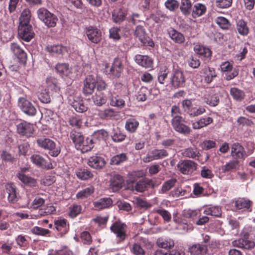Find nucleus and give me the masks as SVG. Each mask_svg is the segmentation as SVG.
Wrapping results in <instances>:
<instances>
[{
	"mask_svg": "<svg viewBox=\"0 0 255 255\" xmlns=\"http://www.w3.org/2000/svg\"><path fill=\"white\" fill-rule=\"evenodd\" d=\"M38 147L49 151V154L53 157H56L60 152V150L56 147L55 142L49 138L40 137L36 140Z\"/></svg>",
	"mask_w": 255,
	"mask_h": 255,
	"instance_id": "f257e3e1",
	"label": "nucleus"
},
{
	"mask_svg": "<svg viewBox=\"0 0 255 255\" xmlns=\"http://www.w3.org/2000/svg\"><path fill=\"white\" fill-rule=\"evenodd\" d=\"M127 226L120 221H116L110 227V230L118 239V243L125 241L128 237L127 233Z\"/></svg>",
	"mask_w": 255,
	"mask_h": 255,
	"instance_id": "f03ea898",
	"label": "nucleus"
},
{
	"mask_svg": "<svg viewBox=\"0 0 255 255\" xmlns=\"http://www.w3.org/2000/svg\"><path fill=\"white\" fill-rule=\"evenodd\" d=\"M38 18L48 27H54L58 21L57 17L44 8H40L37 10Z\"/></svg>",
	"mask_w": 255,
	"mask_h": 255,
	"instance_id": "7ed1b4c3",
	"label": "nucleus"
},
{
	"mask_svg": "<svg viewBox=\"0 0 255 255\" xmlns=\"http://www.w3.org/2000/svg\"><path fill=\"white\" fill-rule=\"evenodd\" d=\"M182 106L184 111L191 117L199 116L206 112L204 107H195L190 100L185 99L182 102Z\"/></svg>",
	"mask_w": 255,
	"mask_h": 255,
	"instance_id": "20e7f679",
	"label": "nucleus"
},
{
	"mask_svg": "<svg viewBox=\"0 0 255 255\" xmlns=\"http://www.w3.org/2000/svg\"><path fill=\"white\" fill-rule=\"evenodd\" d=\"M185 120L182 117H175L171 120V125L173 129L180 133L188 135L190 133V128L185 125Z\"/></svg>",
	"mask_w": 255,
	"mask_h": 255,
	"instance_id": "39448f33",
	"label": "nucleus"
},
{
	"mask_svg": "<svg viewBox=\"0 0 255 255\" xmlns=\"http://www.w3.org/2000/svg\"><path fill=\"white\" fill-rule=\"evenodd\" d=\"M18 106L26 115L33 117L36 115L37 110L35 106L28 100L20 97L18 100Z\"/></svg>",
	"mask_w": 255,
	"mask_h": 255,
	"instance_id": "423d86ee",
	"label": "nucleus"
},
{
	"mask_svg": "<svg viewBox=\"0 0 255 255\" xmlns=\"http://www.w3.org/2000/svg\"><path fill=\"white\" fill-rule=\"evenodd\" d=\"M134 36L138 38L140 42L141 45L145 46L154 47V43L153 41L149 38L145 33V29L143 26H136L134 31Z\"/></svg>",
	"mask_w": 255,
	"mask_h": 255,
	"instance_id": "0eeeda50",
	"label": "nucleus"
},
{
	"mask_svg": "<svg viewBox=\"0 0 255 255\" xmlns=\"http://www.w3.org/2000/svg\"><path fill=\"white\" fill-rule=\"evenodd\" d=\"M197 164L191 160H181L177 164L179 170L183 174H192L197 169Z\"/></svg>",
	"mask_w": 255,
	"mask_h": 255,
	"instance_id": "6e6552de",
	"label": "nucleus"
},
{
	"mask_svg": "<svg viewBox=\"0 0 255 255\" xmlns=\"http://www.w3.org/2000/svg\"><path fill=\"white\" fill-rule=\"evenodd\" d=\"M18 34L22 40L28 42L33 37L34 33L30 24H19Z\"/></svg>",
	"mask_w": 255,
	"mask_h": 255,
	"instance_id": "1a4fd4ad",
	"label": "nucleus"
},
{
	"mask_svg": "<svg viewBox=\"0 0 255 255\" xmlns=\"http://www.w3.org/2000/svg\"><path fill=\"white\" fill-rule=\"evenodd\" d=\"M168 155V152L163 149H154L148 152L143 160L144 162H149L153 160L161 159Z\"/></svg>",
	"mask_w": 255,
	"mask_h": 255,
	"instance_id": "9d476101",
	"label": "nucleus"
},
{
	"mask_svg": "<svg viewBox=\"0 0 255 255\" xmlns=\"http://www.w3.org/2000/svg\"><path fill=\"white\" fill-rule=\"evenodd\" d=\"M31 161L37 166L43 169H50L53 168L49 158L45 159L39 154H33L30 157Z\"/></svg>",
	"mask_w": 255,
	"mask_h": 255,
	"instance_id": "9b49d317",
	"label": "nucleus"
},
{
	"mask_svg": "<svg viewBox=\"0 0 255 255\" xmlns=\"http://www.w3.org/2000/svg\"><path fill=\"white\" fill-rule=\"evenodd\" d=\"M231 155L237 160H244L248 156L244 147L238 142H235L232 144Z\"/></svg>",
	"mask_w": 255,
	"mask_h": 255,
	"instance_id": "f8f14e48",
	"label": "nucleus"
},
{
	"mask_svg": "<svg viewBox=\"0 0 255 255\" xmlns=\"http://www.w3.org/2000/svg\"><path fill=\"white\" fill-rule=\"evenodd\" d=\"M16 128L18 133L27 137L31 136L34 131L33 125L24 121L17 124Z\"/></svg>",
	"mask_w": 255,
	"mask_h": 255,
	"instance_id": "ddd939ff",
	"label": "nucleus"
},
{
	"mask_svg": "<svg viewBox=\"0 0 255 255\" xmlns=\"http://www.w3.org/2000/svg\"><path fill=\"white\" fill-rule=\"evenodd\" d=\"M86 33L89 40L94 43H98L102 39V32L96 27L90 26L87 27Z\"/></svg>",
	"mask_w": 255,
	"mask_h": 255,
	"instance_id": "4468645a",
	"label": "nucleus"
},
{
	"mask_svg": "<svg viewBox=\"0 0 255 255\" xmlns=\"http://www.w3.org/2000/svg\"><path fill=\"white\" fill-rule=\"evenodd\" d=\"M185 79L183 72L179 70H176L174 72L171 78V83L175 88L182 87L184 86Z\"/></svg>",
	"mask_w": 255,
	"mask_h": 255,
	"instance_id": "2eb2a0df",
	"label": "nucleus"
},
{
	"mask_svg": "<svg viewBox=\"0 0 255 255\" xmlns=\"http://www.w3.org/2000/svg\"><path fill=\"white\" fill-rule=\"evenodd\" d=\"M106 162L103 157L94 155L91 156L88 162V164L91 168L96 169H102L106 165Z\"/></svg>",
	"mask_w": 255,
	"mask_h": 255,
	"instance_id": "dca6fc26",
	"label": "nucleus"
},
{
	"mask_svg": "<svg viewBox=\"0 0 255 255\" xmlns=\"http://www.w3.org/2000/svg\"><path fill=\"white\" fill-rule=\"evenodd\" d=\"M96 86V80L93 78L92 76H88L84 84L83 92L85 96L91 95L94 90Z\"/></svg>",
	"mask_w": 255,
	"mask_h": 255,
	"instance_id": "f3484780",
	"label": "nucleus"
},
{
	"mask_svg": "<svg viewBox=\"0 0 255 255\" xmlns=\"http://www.w3.org/2000/svg\"><path fill=\"white\" fill-rule=\"evenodd\" d=\"M134 60L137 64L145 68L153 67V59L147 55L137 54L134 57Z\"/></svg>",
	"mask_w": 255,
	"mask_h": 255,
	"instance_id": "a211bd4d",
	"label": "nucleus"
},
{
	"mask_svg": "<svg viewBox=\"0 0 255 255\" xmlns=\"http://www.w3.org/2000/svg\"><path fill=\"white\" fill-rule=\"evenodd\" d=\"M195 52L204 60H207L209 61L212 56V51L208 47L201 45H196L194 47Z\"/></svg>",
	"mask_w": 255,
	"mask_h": 255,
	"instance_id": "6ab92c4d",
	"label": "nucleus"
},
{
	"mask_svg": "<svg viewBox=\"0 0 255 255\" xmlns=\"http://www.w3.org/2000/svg\"><path fill=\"white\" fill-rule=\"evenodd\" d=\"M10 49L14 55L21 63H25L27 59V54L25 51L17 43H12Z\"/></svg>",
	"mask_w": 255,
	"mask_h": 255,
	"instance_id": "aec40b11",
	"label": "nucleus"
},
{
	"mask_svg": "<svg viewBox=\"0 0 255 255\" xmlns=\"http://www.w3.org/2000/svg\"><path fill=\"white\" fill-rule=\"evenodd\" d=\"M123 71V67L122 62L118 59H115L110 69L108 74L114 77L119 78L121 76Z\"/></svg>",
	"mask_w": 255,
	"mask_h": 255,
	"instance_id": "412c9836",
	"label": "nucleus"
},
{
	"mask_svg": "<svg viewBox=\"0 0 255 255\" xmlns=\"http://www.w3.org/2000/svg\"><path fill=\"white\" fill-rule=\"evenodd\" d=\"M124 183L123 177L119 174L114 175L110 180V188L113 192L119 191Z\"/></svg>",
	"mask_w": 255,
	"mask_h": 255,
	"instance_id": "4be33fe9",
	"label": "nucleus"
},
{
	"mask_svg": "<svg viewBox=\"0 0 255 255\" xmlns=\"http://www.w3.org/2000/svg\"><path fill=\"white\" fill-rule=\"evenodd\" d=\"M113 203V200L111 198L105 197L94 202L93 205L96 210H101L110 208L112 206Z\"/></svg>",
	"mask_w": 255,
	"mask_h": 255,
	"instance_id": "5701e85b",
	"label": "nucleus"
},
{
	"mask_svg": "<svg viewBox=\"0 0 255 255\" xmlns=\"http://www.w3.org/2000/svg\"><path fill=\"white\" fill-rule=\"evenodd\" d=\"M45 50L51 54L63 55L68 52L67 47L61 45H48Z\"/></svg>",
	"mask_w": 255,
	"mask_h": 255,
	"instance_id": "b1692460",
	"label": "nucleus"
},
{
	"mask_svg": "<svg viewBox=\"0 0 255 255\" xmlns=\"http://www.w3.org/2000/svg\"><path fill=\"white\" fill-rule=\"evenodd\" d=\"M205 102L210 106L215 107L218 105L220 102L218 94L215 90L211 89L208 94L205 96Z\"/></svg>",
	"mask_w": 255,
	"mask_h": 255,
	"instance_id": "393cba45",
	"label": "nucleus"
},
{
	"mask_svg": "<svg viewBox=\"0 0 255 255\" xmlns=\"http://www.w3.org/2000/svg\"><path fill=\"white\" fill-rule=\"evenodd\" d=\"M233 243L234 246L249 250L254 249L255 247V242L250 239H240L235 241Z\"/></svg>",
	"mask_w": 255,
	"mask_h": 255,
	"instance_id": "a878e982",
	"label": "nucleus"
},
{
	"mask_svg": "<svg viewBox=\"0 0 255 255\" xmlns=\"http://www.w3.org/2000/svg\"><path fill=\"white\" fill-rule=\"evenodd\" d=\"M213 122V119L212 118L208 116H204L195 122L192 123V127L194 129H198L208 126Z\"/></svg>",
	"mask_w": 255,
	"mask_h": 255,
	"instance_id": "bb28decb",
	"label": "nucleus"
},
{
	"mask_svg": "<svg viewBox=\"0 0 255 255\" xmlns=\"http://www.w3.org/2000/svg\"><path fill=\"white\" fill-rule=\"evenodd\" d=\"M168 33L170 38L176 43L182 44L185 40L184 35L173 28H170Z\"/></svg>",
	"mask_w": 255,
	"mask_h": 255,
	"instance_id": "cd10ccee",
	"label": "nucleus"
},
{
	"mask_svg": "<svg viewBox=\"0 0 255 255\" xmlns=\"http://www.w3.org/2000/svg\"><path fill=\"white\" fill-rule=\"evenodd\" d=\"M191 255H206L208 252L207 246L202 244H195L189 248Z\"/></svg>",
	"mask_w": 255,
	"mask_h": 255,
	"instance_id": "c85d7f7f",
	"label": "nucleus"
},
{
	"mask_svg": "<svg viewBox=\"0 0 255 255\" xmlns=\"http://www.w3.org/2000/svg\"><path fill=\"white\" fill-rule=\"evenodd\" d=\"M110 135L114 142H122L126 137V135L118 127L114 128Z\"/></svg>",
	"mask_w": 255,
	"mask_h": 255,
	"instance_id": "c756f323",
	"label": "nucleus"
},
{
	"mask_svg": "<svg viewBox=\"0 0 255 255\" xmlns=\"http://www.w3.org/2000/svg\"><path fill=\"white\" fill-rule=\"evenodd\" d=\"M152 181L151 179H142L135 183L134 189L137 192H143L152 185Z\"/></svg>",
	"mask_w": 255,
	"mask_h": 255,
	"instance_id": "7c9ffc66",
	"label": "nucleus"
},
{
	"mask_svg": "<svg viewBox=\"0 0 255 255\" xmlns=\"http://www.w3.org/2000/svg\"><path fill=\"white\" fill-rule=\"evenodd\" d=\"M76 175L78 179L84 181L91 179L94 177L92 172L85 168L77 169L76 171Z\"/></svg>",
	"mask_w": 255,
	"mask_h": 255,
	"instance_id": "2f4dec72",
	"label": "nucleus"
},
{
	"mask_svg": "<svg viewBox=\"0 0 255 255\" xmlns=\"http://www.w3.org/2000/svg\"><path fill=\"white\" fill-rule=\"evenodd\" d=\"M80 145L78 146L77 149H80L83 153L90 151L94 147V142L93 139L89 137L84 136L82 140Z\"/></svg>",
	"mask_w": 255,
	"mask_h": 255,
	"instance_id": "473e14b6",
	"label": "nucleus"
},
{
	"mask_svg": "<svg viewBox=\"0 0 255 255\" xmlns=\"http://www.w3.org/2000/svg\"><path fill=\"white\" fill-rule=\"evenodd\" d=\"M110 104L113 107L122 109L126 106L124 97L118 95H112L110 99Z\"/></svg>",
	"mask_w": 255,
	"mask_h": 255,
	"instance_id": "72a5a7b5",
	"label": "nucleus"
},
{
	"mask_svg": "<svg viewBox=\"0 0 255 255\" xmlns=\"http://www.w3.org/2000/svg\"><path fill=\"white\" fill-rule=\"evenodd\" d=\"M204 74V81L205 83L209 84L212 82L213 79L217 77L215 69L209 66L205 67L202 69Z\"/></svg>",
	"mask_w": 255,
	"mask_h": 255,
	"instance_id": "f704fd0d",
	"label": "nucleus"
},
{
	"mask_svg": "<svg viewBox=\"0 0 255 255\" xmlns=\"http://www.w3.org/2000/svg\"><path fill=\"white\" fill-rule=\"evenodd\" d=\"M156 244L160 248L168 250L174 246V242L170 238L161 237L157 240Z\"/></svg>",
	"mask_w": 255,
	"mask_h": 255,
	"instance_id": "c9c22d12",
	"label": "nucleus"
},
{
	"mask_svg": "<svg viewBox=\"0 0 255 255\" xmlns=\"http://www.w3.org/2000/svg\"><path fill=\"white\" fill-rule=\"evenodd\" d=\"M117 115L116 111L111 108L105 109L104 110L98 111V116L102 120H109L115 117Z\"/></svg>",
	"mask_w": 255,
	"mask_h": 255,
	"instance_id": "e433bc0d",
	"label": "nucleus"
},
{
	"mask_svg": "<svg viewBox=\"0 0 255 255\" xmlns=\"http://www.w3.org/2000/svg\"><path fill=\"white\" fill-rule=\"evenodd\" d=\"M54 225L55 229L62 235L66 234L69 230V225L64 219L55 221Z\"/></svg>",
	"mask_w": 255,
	"mask_h": 255,
	"instance_id": "4c0bfd02",
	"label": "nucleus"
},
{
	"mask_svg": "<svg viewBox=\"0 0 255 255\" xmlns=\"http://www.w3.org/2000/svg\"><path fill=\"white\" fill-rule=\"evenodd\" d=\"M236 29L242 36H247L249 33V27L247 22L243 19L239 20L237 22Z\"/></svg>",
	"mask_w": 255,
	"mask_h": 255,
	"instance_id": "58836bf2",
	"label": "nucleus"
},
{
	"mask_svg": "<svg viewBox=\"0 0 255 255\" xmlns=\"http://www.w3.org/2000/svg\"><path fill=\"white\" fill-rule=\"evenodd\" d=\"M139 124V122L137 120L133 118H130L126 121L125 128L129 132L134 133L136 131Z\"/></svg>",
	"mask_w": 255,
	"mask_h": 255,
	"instance_id": "ea45409f",
	"label": "nucleus"
},
{
	"mask_svg": "<svg viewBox=\"0 0 255 255\" xmlns=\"http://www.w3.org/2000/svg\"><path fill=\"white\" fill-rule=\"evenodd\" d=\"M18 178L24 184L31 187H36L37 186L36 180L31 177H29L24 174H17Z\"/></svg>",
	"mask_w": 255,
	"mask_h": 255,
	"instance_id": "a19ab883",
	"label": "nucleus"
},
{
	"mask_svg": "<svg viewBox=\"0 0 255 255\" xmlns=\"http://www.w3.org/2000/svg\"><path fill=\"white\" fill-rule=\"evenodd\" d=\"M128 160V157L126 153H122L113 156L110 161L111 165H120Z\"/></svg>",
	"mask_w": 255,
	"mask_h": 255,
	"instance_id": "79ce46f5",
	"label": "nucleus"
},
{
	"mask_svg": "<svg viewBox=\"0 0 255 255\" xmlns=\"http://www.w3.org/2000/svg\"><path fill=\"white\" fill-rule=\"evenodd\" d=\"M6 189L8 194L7 197L8 201L12 203L16 202L17 196L15 186L12 184H7Z\"/></svg>",
	"mask_w": 255,
	"mask_h": 255,
	"instance_id": "37998d69",
	"label": "nucleus"
},
{
	"mask_svg": "<svg viewBox=\"0 0 255 255\" xmlns=\"http://www.w3.org/2000/svg\"><path fill=\"white\" fill-rule=\"evenodd\" d=\"M252 202L245 198H239L235 202V206L238 210L249 209L250 208Z\"/></svg>",
	"mask_w": 255,
	"mask_h": 255,
	"instance_id": "c03bdc74",
	"label": "nucleus"
},
{
	"mask_svg": "<svg viewBox=\"0 0 255 255\" xmlns=\"http://www.w3.org/2000/svg\"><path fill=\"white\" fill-rule=\"evenodd\" d=\"M84 135L82 133L75 130H72L70 133V137L72 140L76 148L77 149L80 146L81 141L83 139Z\"/></svg>",
	"mask_w": 255,
	"mask_h": 255,
	"instance_id": "a18cd8bd",
	"label": "nucleus"
},
{
	"mask_svg": "<svg viewBox=\"0 0 255 255\" xmlns=\"http://www.w3.org/2000/svg\"><path fill=\"white\" fill-rule=\"evenodd\" d=\"M182 154L183 156L193 159H197V158L199 157L200 153L197 148L189 147L182 150Z\"/></svg>",
	"mask_w": 255,
	"mask_h": 255,
	"instance_id": "49530a36",
	"label": "nucleus"
},
{
	"mask_svg": "<svg viewBox=\"0 0 255 255\" xmlns=\"http://www.w3.org/2000/svg\"><path fill=\"white\" fill-rule=\"evenodd\" d=\"M55 68L56 72L61 75L67 76L70 73L69 65L67 63H57Z\"/></svg>",
	"mask_w": 255,
	"mask_h": 255,
	"instance_id": "de8ad7c7",
	"label": "nucleus"
},
{
	"mask_svg": "<svg viewBox=\"0 0 255 255\" xmlns=\"http://www.w3.org/2000/svg\"><path fill=\"white\" fill-rule=\"evenodd\" d=\"M230 93L233 99L236 101H241L245 97L244 92L237 88H231Z\"/></svg>",
	"mask_w": 255,
	"mask_h": 255,
	"instance_id": "09e8293b",
	"label": "nucleus"
},
{
	"mask_svg": "<svg viewBox=\"0 0 255 255\" xmlns=\"http://www.w3.org/2000/svg\"><path fill=\"white\" fill-rule=\"evenodd\" d=\"M150 94V90L145 87H141L136 96V99L138 101L144 102L147 97Z\"/></svg>",
	"mask_w": 255,
	"mask_h": 255,
	"instance_id": "8fccbe9b",
	"label": "nucleus"
},
{
	"mask_svg": "<svg viewBox=\"0 0 255 255\" xmlns=\"http://www.w3.org/2000/svg\"><path fill=\"white\" fill-rule=\"evenodd\" d=\"M239 166V162L238 160L235 159L226 163L225 165L222 166V170L223 172L225 173L233 170H236L238 168Z\"/></svg>",
	"mask_w": 255,
	"mask_h": 255,
	"instance_id": "3c124183",
	"label": "nucleus"
},
{
	"mask_svg": "<svg viewBox=\"0 0 255 255\" xmlns=\"http://www.w3.org/2000/svg\"><path fill=\"white\" fill-rule=\"evenodd\" d=\"M206 7L205 5L201 3H196L194 5L192 15L194 17H199L205 13Z\"/></svg>",
	"mask_w": 255,
	"mask_h": 255,
	"instance_id": "603ef678",
	"label": "nucleus"
},
{
	"mask_svg": "<svg viewBox=\"0 0 255 255\" xmlns=\"http://www.w3.org/2000/svg\"><path fill=\"white\" fill-rule=\"evenodd\" d=\"M94 192V188L93 186H91L89 187L86 188L83 190L78 192L76 196L78 199H84L90 196Z\"/></svg>",
	"mask_w": 255,
	"mask_h": 255,
	"instance_id": "864d4df0",
	"label": "nucleus"
},
{
	"mask_svg": "<svg viewBox=\"0 0 255 255\" xmlns=\"http://www.w3.org/2000/svg\"><path fill=\"white\" fill-rule=\"evenodd\" d=\"M204 213L207 215H211L217 217H220L222 215L221 208L218 206H213L205 209Z\"/></svg>",
	"mask_w": 255,
	"mask_h": 255,
	"instance_id": "5fc2aeb1",
	"label": "nucleus"
},
{
	"mask_svg": "<svg viewBox=\"0 0 255 255\" xmlns=\"http://www.w3.org/2000/svg\"><path fill=\"white\" fill-rule=\"evenodd\" d=\"M215 22L222 29L227 30L229 29L231 24L227 18L223 16H219L216 18Z\"/></svg>",
	"mask_w": 255,
	"mask_h": 255,
	"instance_id": "6e6d98bb",
	"label": "nucleus"
},
{
	"mask_svg": "<svg viewBox=\"0 0 255 255\" xmlns=\"http://www.w3.org/2000/svg\"><path fill=\"white\" fill-rule=\"evenodd\" d=\"M31 12L28 8L23 9L19 18V24H29Z\"/></svg>",
	"mask_w": 255,
	"mask_h": 255,
	"instance_id": "4d7b16f0",
	"label": "nucleus"
},
{
	"mask_svg": "<svg viewBox=\"0 0 255 255\" xmlns=\"http://www.w3.org/2000/svg\"><path fill=\"white\" fill-rule=\"evenodd\" d=\"M94 104L98 106H101L105 104L107 102V99L104 96L102 93L97 92L92 97Z\"/></svg>",
	"mask_w": 255,
	"mask_h": 255,
	"instance_id": "13d9d810",
	"label": "nucleus"
},
{
	"mask_svg": "<svg viewBox=\"0 0 255 255\" xmlns=\"http://www.w3.org/2000/svg\"><path fill=\"white\" fill-rule=\"evenodd\" d=\"M126 15V12L122 9L114 11L113 13V20L116 23H120L125 20Z\"/></svg>",
	"mask_w": 255,
	"mask_h": 255,
	"instance_id": "bf43d9fd",
	"label": "nucleus"
},
{
	"mask_svg": "<svg viewBox=\"0 0 255 255\" xmlns=\"http://www.w3.org/2000/svg\"><path fill=\"white\" fill-rule=\"evenodd\" d=\"M109 136L108 132L104 129H101L95 131L93 134L94 138L98 139L99 140H104L106 141Z\"/></svg>",
	"mask_w": 255,
	"mask_h": 255,
	"instance_id": "052dcab7",
	"label": "nucleus"
},
{
	"mask_svg": "<svg viewBox=\"0 0 255 255\" xmlns=\"http://www.w3.org/2000/svg\"><path fill=\"white\" fill-rule=\"evenodd\" d=\"M68 123L72 127L80 128L83 123L82 119L78 115L73 116L69 118Z\"/></svg>",
	"mask_w": 255,
	"mask_h": 255,
	"instance_id": "680f3d73",
	"label": "nucleus"
},
{
	"mask_svg": "<svg viewBox=\"0 0 255 255\" xmlns=\"http://www.w3.org/2000/svg\"><path fill=\"white\" fill-rule=\"evenodd\" d=\"M192 4L190 0H181L180 9L183 14L187 15L189 14Z\"/></svg>",
	"mask_w": 255,
	"mask_h": 255,
	"instance_id": "e2e57ef3",
	"label": "nucleus"
},
{
	"mask_svg": "<svg viewBox=\"0 0 255 255\" xmlns=\"http://www.w3.org/2000/svg\"><path fill=\"white\" fill-rule=\"evenodd\" d=\"M31 232L34 235L49 236L50 231L48 229H44L38 226H35L31 229Z\"/></svg>",
	"mask_w": 255,
	"mask_h": 255,
	"instance_id": "0e129e2a",
	"label": "nucleus"
},
{
	"mask_svg": "<svg viewBox=\"0 0 255 255\" xmlns=\"http://www.w3.org/2000/svg\"><path fill=\"white\" fill-rule=\"evenodd\" d=\"M82 207L81 205L73 204L69 207V215L72 218H75L81 213Z\"/></svg>",
	"mask_w": 255,
	"mask_h": 255,
	"instance_id": "69168bd1",
	"label": "nucleus"
},
{
	"mask_svg": "<svg viewBox=\"0 0 255 255\" xmlns=\"http://www.w3.org/2000/svg\"><path fill=\"white\" fill-rule=\"evenodd\" d=\"M184 216L188 218H191L193 220L196 219L201 216V212L199 210L189 209L184 211Z\"/></svg>",
	"mask_w": 255,
	"mask_h": 255,
	"instance_id": "338daca9",
	"label": "nucleus"
},
{
	"mask_svg": "<svg viewBox=\"0 0 255 255\" xmlns=\"http://www.w3.org/2000/svg\"><path fill=\"white\" fill-rule=\"evenodd\" d=\"M177 180L172 178L167 180L162 186L161 190L163 193H165L170 190L175 184Z\"/></svg>",
	"mask_w": 255,
	"mask_h": 255,
	"instance_id": "774afa93",
	"label": "nucleus"
}]
</instances>
